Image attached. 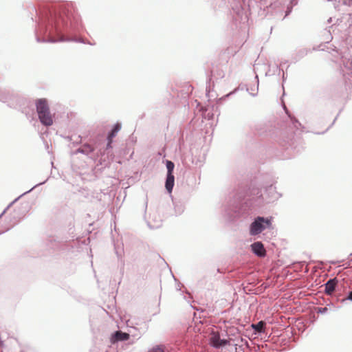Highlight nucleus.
Returning <instances> with one entry per match:
<instances>
[{"label":"nucleus","instance_id":"f257e3e1","mask_svg":"<svg viewBox=\"0 0 352 352\" xmlns=\"http://www.w3.org/2000/svg\"><path fill=\"white\" fill-rule=\"evenodd\" d=\"M36 112L40 122L45 126L53 124V116L50 113L47 101L45 98H40L36 101Z\"/></svg>","mask_w":352,"mask_h":352},{"label":"nucleus","instance_id":"f03ea898","mask_svg":"<svg viewBox=\"0 0 352 352\" xmlns=\"http://www.w3.org/2000/svg\"><path fill=\"white\" fill-rule=\"evenodd\" d=\"M130 336L129 333H124L121 331H117L111 337V342L115 344L118 341H124L129 340Z\"/></svg>","mask_w":352,"mask_h":352},{"label":"nucleus","instance_id":"7ed1b4c3","mask_svg":"<svg viewBox=\"0 0 352 352\" xmlns=\"http://www.w3.org/2000/svg\"><path fill=\"white\" fill-rule=\"evenodd\" d=\"M175 182V177L173 174H167L165 187L167 191L170 193L173 190Z\"/></svg>","mask_w":352,"mask_h":352},{"label":"nucleus","instance_id":"20e7f679","mask_svg":"<svg viewBox=\"0 0 352 352\" xmlns=\"http://www.w3.org/2000/svg\"><path fill=\"white\" fill-rule=\"evenodd\" d=\"M121 125L119 123H117L114 128L112 129L111 132L108 135V144L107 147H111V144L112 143L113 138L117 135L118 132L120 130Z\"/></svg>","mask_w":352,"mask_h":352},{"label":"nucleus","instance_id":"39448f33","mask_svg":"<svg viewBox=\"0 0 352 352\" xmlns=\"http://www.w3.org/2000/svg\"><path fill=\"white\" fill-rule=\"evenodd\" d=\"M210 341L213 346L217 348L220 346V336L218 331L211 333Z\"/></svg>","mask_w":352,"mask_h":352},{"label":"nucleus","instance_id":"423d86ee","mask_svg":"<svg viewBox=\"0 0 352 352\" xmlns=\"http://www.w3.org/2000/svg\"><path fill=\"white\" fill-rule=\"evenodd\" d=\"M175 165L171 161L166 162L167 174H173Z\"/></svg>","mask_w":352,"mask_h":352},{"label":"nucleus","instance_id":"0eeeda50","mask_svg":"<svg viewBox=\"0 0 352 352\" xmlns=\"http://www.w3.org/2000/svg\"><path fill=\"white\" fill-rule=\"evenodd\" d=\"M148 352H165V347L162 345H157L153 347Z\"/></svg>","mask_w":352,"mask_h":352}]
</instances>
